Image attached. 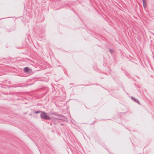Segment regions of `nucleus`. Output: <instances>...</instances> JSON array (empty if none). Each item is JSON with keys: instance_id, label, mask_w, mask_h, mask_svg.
<instances>
[{"instance_id": "obj_1", "label": "nucleus", "mask_w": 154, "mask_h": 154, "mask_svg": "<svg viewBox=\"0 0 154 154\" xmlns=\"http://www.w3.org/2000/svg\"><path fill=\"white\" fill-rule=\"evenodd\" d=\"M41 117L45 120H50V118L47 115V114L45 112H42V113L40 114Z\"/></svg>"}, {"instance_id": "obj_2", "label": "nucleus", "mask_w": 154, "mask_h": 154, "mask_svg": "<svg viewBox=\"0 0 154 154\" xmlns=\"http://www.w3.org/2000/svg\"><path fill=\"white\" fill-rule=\"evenodd\" d=\"M131 98V100H134L135 102H136L137 103H138L139 104H140V103H139V101L138 100H137L135 98L133 97H132Z\"/></svg>"}, {"instance_id": "obj_3", "label": "nucleus", "mask_w": 154, "mask_h": 154, "mask_svg": "<svg viewBox=\"0 0 154 154\" xmlns=\"http://www.w3.org/2000/svg\"><path fill=\"white\" fill-rule=\"evenodd\" d=\"M24 71L26 72H27L29 71V68L28 67H25L24 69Z\"/></svg>"}, {"instance_id": "obj_4", "label": "nucleus", "mask_w": 154, "mask_h": 154, "mask_svg": "<svg viewBox=\"0 0 154 154\" xmlns=\"http://www.w3.org/2000/svg\"><path fill=\"white\" fill-rule=\"evenodd\" d=\"M42 111H35L34 112V113L35 114H38V113H40V112H42Z\"/></svg>"}, {"instance_id": "obj_5", "label": "nucleus", "mask_w": 154, "mask_h": 154, "mask_svg": "<svg viewBox=\"0 0 154 154\" xmlns=\"http://www.w3.org/2000/svg\"><path fill=\"white\" fill-rule=\"evenodd\" d=\"M109 51L110 53H112L113 51V50L112 49H109Z\"/></svg>"}, {"instance_id": "obj_6", "label": "nucleus", "mask_w": 154, "mask_h": 154, "mask_svg": "<svg viewBox=\"0 0 154 154\" xmlns=\"http://www.w3.org/2000/svg\"><path fill=\"white\" fill-rule=\"evenodd\" d=\"M143 6L145 7H146V5H145V2H144V3H143Z\"/></svg>"}, {"instance_id": "obj_7", "label": "nucleus", "mask_w": 154, "mask_h": 154, "mask_svg": "<svg viewBox=\"0 0 154 154\" xmlns=\"http://www.w3.org/2000/svg\"><path fill=\"white\" fill-rule=\"evenodd\" d=\"M142 0L143 1V3H144V2H145V0Z\"/></svg>"}]
</instances>
